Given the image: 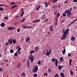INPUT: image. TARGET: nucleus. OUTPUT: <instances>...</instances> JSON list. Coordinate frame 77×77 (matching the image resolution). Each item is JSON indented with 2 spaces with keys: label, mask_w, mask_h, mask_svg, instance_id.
<instances>
[{
  "label": "nucleus",
  "mask_w": 77,
  "mask_h": 77,
  "mask_svg": "<svg viewBox=\"0 0 77 77\" xmlns=\"http://www.w3.org/2000/svg\"><path fill=\"white\" fill-rule=\"evenodd\" d=\"M12 41H13V38H11L8 40V42L10 44V45L12 44Z\"/></svg>",
  "instance_id": "423d86ee"
},
{
  "label": "nucleus",
  "mask_w": 77,
  "mask_h": 77,
  "mask_svg": "<svg viewBox=\"0 0 77 77\" xmlns=\"http://www.w3.org/2000/svg\"><path fill=\"white\" fill-rule=\"evenodd\" d=\"M69 28H67L66 30H65V31L63 34V36L62 37L61 39L64 40V39L66 38V35L69 33Z\"/></svg>",
  "instance_id": "f257e3e1"
},
{
  "label": "nucleus",
  "mask_w": 77,
  "mask_h": 77,
  "mask_svg": "<svg viewBox=\"0 0 77 77\" xmlns=\"http://www.w3.org/2000/svg\"><path fill=\"white\" fill-rule=\"evenodd\" d=\"M57 23H55V26H57Z\"/></svg>",
  "instance_id": "bf43d9fd"
},
{
  "label": "nucleus",
  "mask_w": 77,
  "mask_h": 77,
  "mask_svg": "<svg viewBox=\"0 0 77 77\" xmlns=\"http://www.w3.org/2000/svg\"><path fill=\"white\" fill-rule=\"evenodd\" d=\"M33 76L34 77H36L38 76V75L36 73H35L33 75Z\"/></svg>",
  "instance_id": "cd10ccee"
},
{
  "label": "nucleus",
  "mask_w": 77,
  "mask_h": 77,
  "mask_svg": "<svg viewBox=\"0 0 77 77\" xmlns=\"http://www.w3.org/2000/svg\"><path fill=\"white\" fill-rule=\"evenodd\" d=\"M45 7L47 8V7L48 6H47L48 5V3L47 2H45Z\"/></svg>",
  "instance_id": "a878e982"
},
{
  "label": "nucleus",
  "mask_w": 77,
  "mask_h": 77,
  "mask_svg": "<svg viewBox=\"0 0 77 77\" xmlns=\"http://www.w3.org/2000/svg\"><path fill=\"white\" fill-rule=\"evenodd\" d=\"M64 22H65V20H63L61 21V24H62V23H64Z\"/></svg>",
  "instance_id": "de8ad7c7"
},
{
  "label": "nucleus",
  "mask_w": 77,
  "mask_h": 77,
  "mask_svg": "<svg viewBox=\"0 0 77 77\" xmlns=\"http://www.w3.org/2000/svg\"><path fill=\"white\" fill-rule=\"evenodd\" d=\"M55 12H54V15H56V14L57 13V11H55Z\"/></svg>",
  "instance_id": "a19ab883"
},
{
  "label": "nucleus",
  "mask_w": 77,
  "mask_h": 77,
  "mask_svg": "<svg viewBox=\"0 0 77 77\" xmlns=\"http://www.w3.org/2000/svg\"><path fill=\"white\" fill-rule=\"evenodd\" d=\"M52 30H53V26H50V31H52Z\"/></svg>",
  "instance_id": "b1692460"
},
{
  "label": "nucleus",
  "mask_w": 77,
  "mask_h": 77,
  "mask_svg": "<svg viewBox=\"0 0 77 77\" xmlns=\"http://www.w3.org/2000/svg\"><path fill=\"white\" fill-rule=\"evenodd\" d=\"M66 14H67V16L68 17H70V16H71V15L72 14V13L68 12V11H66Z\"/></svg>",
  "instance_id": "6e6552de"
},
{
  "label": "nucleus",
  "mask_w": 77,
  "mask_h": 77,
  "mask_svg": "<svg viewBox=\"0 0 77 77\" xmlns=\"http://www.w3.org/2000/svg\"><path fill=\"white\" fill-rule=\"evenodd\" d=\"M7 30H12V27H8L7 28Z\"/></svg>",
  "instance_id": "f3484780"
},
{
  "label": "nucleus",
  "mask_w": 77,
  "mask_h": 77,
  "mask_svg": "<svg viewBox=\"0 0 77 77\" xmlns=\"http://www.w3.org/2000/svg\"><path fill=\"white\" fill-rule=\"evenodd\" d=\"M0 11H4V9L3 8L0 7Z\"/></svg>",
  "instance_id": "473e14b6"
},
{
  "label": "nucleus",
  "mask_w": 77,
  "mask_h": 77,
  "mask_svg": "<svg viewBox=\"0 0 77 77\" xmlns=\"http://www.w3.org/2000/svg\"><path fill=\"white\" fill-rule=\"evenodd\" d=\"M55 61V65L56 66H57L58 65H57V63H58V61H57V59H55V58H53L51 59V61L52 62H54Z\"/></svg>",
  "instance_id": "7ed1b4c3"
},
{
  "label": "nucleus",
  "mask_w": 77,
  "mask_h": 77,
  "mask_svg": "<svg viewBox=\"0 0 77 77\" xmlns=\"http://www.w3.org/2000/svg\"><path fill=\"white\" fill-rule=\"evenodd\" d=\"M10 5H15V3L14 2H12L10 3Z\"/></svg>",
  "instance_id": "c9c22d12"
},
{
  "label": "nucleus",
  "mask_w": 77,
  "mask_h": 77,
  "mask_svg": "<svg viewBox=\"0 0 77 77\" xmlns=\"http://www.w3.org/2000/svg\"><path fill=\"white\" fill-rule=\"evenodd\" d=\"M21 47H20L19 49L17 50V53H18V52H19V51H20L21 50Z\"/></svg>",
  "instance_id": "c756f323"
},
{
  "label": "nucleus",
  "mask_w": 77,
  "mask_h": 77,
  "mask_svg": "<svg viewBox=\"0 0 77 77\" xmlns=\"http://www.w3.org/2000/svg\"><path fill=\"white\" fill-rule=\"evenodd\" d=\"M41 18L42 20L44 18V17H43V16H42Z\"/></svg>",
  "instance_id": "69168bd1"
},
{
  "label": "nucleus",
  "mask_w": 77,
  "mask_h": 77,
  "mask_svg": "<svg viewBox=\"0 0 77 77\" xmlns=\"http://www.w3.org/2000/svg\"><path fill=\"white\" fill-rule=\"evenodd\" d=\"M72 60L71 59H70L69 60V62L70 63H71V62H72Z\"/></svg>",
  "instance_id": "6e6d98bb"
},
{
  "label": "nucleus",
  "mask_w": 77,
  "mask_h": 77,
  "mask_svg": "<svg viewBox=\"0 0 77 77\" xmlns=\"http://www.w3.org/2000/svg\"><path fill=\"white\" fill-rule=\"evenodd\" d=\"M24 14V11H23V13H22V14L20 15L21 17H22L23 16V15Z\"/></svg>",
  "instance_id": "58836bf2"
},
{
  "label": "nucleus",
  "mask_w": 77,
  "mask_h": 77,
  "mask_svg": "<svg viewBox=\"0 0 77 77\" xmlns=\"http://www.w3.org/2000/svg\"><path fill=\"white\" fill-rule=\"evenodd\" d=\"M54 77H59V75L57 74L55 75Z\"/></svg>",
  "instance_id": "e433bc0d"
},
{
  "label": "nucleus",
  "mask_w": 77,
  "mask_h": 77,
  "mask_svg": "<svg viewBox=\"0 0 77 77\" xmlns=\"http://www.w3.org/2000/svg\"><path fill=\"white\" fill-rule=\"evenodd\" d=\"M10 53H14V50L12 49L11 50Z\"/></svg>",
  "instance_id": "2f4dec72"
},
{
  "label": "nucleus",
  "mask_w": 77,
  "mask_h": 77,
  "mask_svg": "<svg viewBox=\"0 0 77 77\" xmlns=\"http://www.w3.org/2000/svg\"><path fill=\"white\" fill-rule=\"evenodd\" d=\"M25 20V18H24V19H22V21H20V23H22V22H24V20Z\"/></svg>",
  "instance_id": "ea45409f"
},
{
  "label": "nucleus",
  "mask_w": 77,
  "mask_h": 77,
  "mask_svg": "<svg viewBox=\"0 0 77 77\" xmlns=\"http://www.w3.org/2000/svg\"><path fill=\"white\" fill-rule=\"evenodd\" d=\"M0 26L1 27H5V23H2L1 24Z\"/></svg>",
  "instance_id": "f8f14e48"
},
{
  "label": "nucleus",
  "mask_w": 77,
  "mask_h": 77,
  "mask_svg": "<svg viewBox=\"0 0 77 77\" xmlns=\"http://www.w3.org/2000/svg\"><path fill=\"white\" fill-rule=\"evenodd\" d=\"M15 27H12V29H13L14 30H15Z\"/></svg>",
  "instance_id": "680f3d73"
},
{
  "label": "nucleus",
  "mask_w": 77,
  "mask_h": 77,
  "mask_svg": "<svg viewBox=\"0 0 77 77\" xmlns=\"http://www.w3.org/2000/svg\"><path fill=\"white\" fill-rule=\"evenodd\" d=\"M35 49H36L37 50H39V47L38 46L35 47Z\"/></svg>",
  "instance_id": "8fccbe9b"
},
{
  "label": "nucleus",
  "mask_w": 77,
  "mask_h": 77,
  "mask_svg": "<svg viewBox=\"0 0 77 77\" xmlns=\"http://www.w3.org/2000/svg\"><path fill=\"white\" fill-rule=\"evenodd\" d=\"M60 62H62L63 61V59L62 57H60Z\"/></svg>",
  "instance_id": "2eb2a0df"
},
{
  "label": "nucleus",
  "mask_w": 77,
  "mask_h": 77,
  "mask_svg": "<svg viewBox=\"0 0 77 77\" xmlns=\"http://www.w3.org/2000/svg\"><path fill=\"white\" fill-rule=\"evenodd\" d=\"M65 52H66V50L65 49V48L63 50V51H62V53L63 54V55L65 54Z\"/></svg>",
  "instance_id": "ddd939ff"
},
{
  "label": "nucleus",
  "mask_w": 77,
  "mask_h": 77,
  "mask_svg": "<svg viewBox=\"0 0 77 77\" xmlns=\"http://www.w3.org/2000/svg\"><path fill=\"white\" fill-rule=\"evenodd\" d=\"M38 71V66L36 65L33 68L32 72L35 73V72H37Z\"/></svg>",
  "instance_id": "f03ea898"
},
{
  "label": "nucleus",
  "mask_w": 77,
  "mask_h": 77,
  "mask_svg": "<svg viewBox=\"0 0 77 77\" xmlns=\"http://www.w3.org/2000/svg\"><path fill=\"white\" fill-rule=\"evenodd\" d=\"M2 6H5V5H4V4H2V5H0V6H1V7H2Z\"/></svg>",
  "instance_id": "13d9d810"
},
{
  "label": "nucleus",
  "mask_w": 77,
  "mask_h": 77,
  "mask_svg": "<svg viewBox=\"0 0 77 77\" xmlns=\"http://www.w3.org/2000/svg\"><path fill=\"white\" fill-rule=\"evenodd\" d=\"M56 8V6L54 5L53 6V8H54L55 9Z\"/></svg>",
  "instance_id": "e2e57ef3"
},
{
  "label": "nucleus",
  "mask_w": 77,
  "mask_h": 77,
  "mask_svg": "<svg viewBox=\"0 0 77 77\" xmlns=\"http://www.w3.org/2000/svg\"><path fill=\"white\" fill-rule=\"evenodd\" d=\"M68 2V0H66V1H65V2H64L65 4H66V3H67V2Z\"/></svg>",
  "instance_id": "5fc2aeb1"
},
{
  "label": "nucleus",
  "mask_w": 77,
  "mask_h": 77,
  "mask_svg": "<svg viewBox=\"0 0 77 77\" xmlns=\"http://www.w3.org/2000/svg\"><path fill=\"white\" fill-rule=\"evenodd\" d=\"M60 75H61V77H65V75L63 73H61Z\"/></svg>",
  "instance_id": "4468645a"
},
{
  "label": "nucleus",
  "mask_w": 77,
  "mask_h": 77,
  "mask_svg": "<svg viewBox=\"0 0 77 77\" xmlns=\"http://www.w3.org/2000/svg\"><path fill=\"white\" fill-rule=\"evenodd\" d=\"M17 55H18V53H17V52L14 54V56H17Z\"/></svg>",
  "instance_id": "4c0bfd02"
},
{
  "label": "nucleus",
  "mask_w": 77,
  "mask_h": 77,
  "mask_svg": "<svg viewBox=\"0 0 77 77\" xmlns=\"http://www.w3.org/2000/svg\"><path fill=\"white\" fill-rule=\"evenodd\" d=\"M76 9V7L75 6L73 7V9Z\"/></svg>",
  "instance_id": "774afa93"
},
{
  "label": "nucleus",
  "mask_w": 77,
  "mask_h": 77,
  "mask_svg": "<svg viewBox=\"0 0 77 77\" xmlns=\"http://www.w3.org/2000/svg\"><path fill=\"white\" fill-rule=\"evenodd\" d=\"M57 2V0H54L52 2V3H54Z\"/></svg>",
  "instance_id": "7c9ffc66"
},
{
  "label": "nucleus",
  "mask_w": 77,
  "mask_h": 77,
  "mask_svg": "<svg viewBox=\"0 0 77 77\" xmlns=\"http://www.w3.org/2000/svg\"><path fill=\"white\" fill-rule=\"evenodd\" d=\"M41 6H38L36 8V11H38L39 9V8H40V7Z\"/></svg>",
  "instance_id": "4be33fe9"
},
{
  "label": "nucleus",
  "mask_w": 77,
  "mask_h": 77,
  "mask_svg": "<svg viewBox=\"0 0 77 77\" xmlns=\"http://www.w3.org/2000/svg\"><path fill=\"white\" fill-rule=\"evenodd\" d=\"M60 14H59V13H58L57 14V17H60Z\"/></svg>",
  "instance_id": "c03bdc74"
},
{
  "label": "nucleus",
  "mask_w": 77,
  "mask_h": 77,
  "mask_svg": "<svg viewBox=\"0 0 77 77\" xmlns=\"http://www.w3.org/2000/svg\"><path fill=\"white\" fill-rule=\"evenodd\" d=\"M66 12H71L72 10H66Z\"/></svg>",
  "instance_id": "f704fd0d"
},
{
  "label": "nucleus",
  "mask_w": 77,
  "mask_h": 77,
  "mask_svg": "<svg viewBox=\"0 0 77 77\" xmlns=\"http://www.w3.org/2000/svg\"><path fill=\"white\" fill-rule=\"evenodd\" d=\"M20 30H21V29H18L17 30V32H19L20 31Z\"/></svg>",
  "instance_id": "864d4df0"
},
{
  "label": "nucleus",
  "mask_w": 77,
  "mask_h": 77,
  "mask_svg": "<svg viewBox=\"0 0 77 77\" xmlns=\"http://www.w3.org/2000/svg\"><path fill=\"white\" fill-rule=\"evenodd\" d=\"M22 27L24 29H27V26L25 25H23L22 26Z\"/></svg>",
  "instance_id": "a211bd4d"
},
{
  "label": "nucleus",
  "mask_w": 77,
  "mask_h": 77,
  "mask_svg": "<svg viewBox=\"0 0 77 77\" xmlns=\"http://www.w3.org/2000/svg\"><path fill=\"white\" fill-rule=\"evenodd\" d=\"M35 51H30L29 52V53L30 54H32V53H35Z\"/></svg>",
  "instance_id": "393cba45"
},
{
  "label": "nucleus",
  "mask_w": 77,
  "mask_h": 77,
  "mask_svg": "<svg viewBox=\"0 0 77 77\" xmlns=\"http://www.w3.org/2000/svg\"><path fill=\"white\" fill-rule=\"evenodd\" d=\"M20 47V45H18V46L16 48L17 49H18V48H19Z\"/></svg>",
  "instance_id": "3c124183"
},
{
  "label": "nucleus",
  "mask_w": 77,
  "mask_h": 77,
  "mask_svg": "<svg viewBox=\"0 0 77 77\" xmlns=\"http://www.w3.org/2000/svg\"><path fill=\"white\" fill-rule=\"evenodd\" d=\"M29 59L31 60V62H32L33 61V60H34V57H33V56L32 55L30 54L29 57Z\"/></svg>",
  "instance_id": "39448f33"
},
{
  "label": "nucleus",
  "mask_w": 77,
  "mask_h": 77,
  "mask_svg": "<svg viewBox=\"0 0 77 77\" xmlns=\"http://www.w3.org/2000/svg\"><path fill=\"white\" fill-rule=\"evenodd\" d=\"M5 20H7L8 19V17L6 16L5 17H4Z\"/></svg>",
  "instance_id": "49530a36"
},
{
  "label": "nucleus",
  "mask_w": 77,
  "mask_h": 77,
  "mask_svg": "<svg viewBox=\"0 0 77 77\" xmlns=\"http://www.w3.org/2000/svg\"><path fill=\"white\" fill-rule=\"evenodd\" d=\"M13 43V44H15L17 43V40L15 39L14 38L12 41Z\"/></svg>",
  "instance_id": "9d476101"
},
{
  "label": "nucleus",
  "mask_w": 77,
  "mask_h": 77,
  "mask_svg": "<svg viewBox=\"0 0 77 77\" xmlns=\"http://www.w3.org/2000/svg\"><path fill=\"white\" fill-rule=\"evenodd\" d=\"M51 53V49H50L49 50H47L46 53V56H50V54Z\"/></svg>",
  "instance_id": "20e7f679"
},
{
  "label": "nucleus",
  "mask_w": 77,
  "mask_h": 77,
  "mask_svg": "<svg viewBox=\"0 0 77 77\" xmlns=\"http://www.w3.org/2000/svg\"><path fill=\"white\" fill-rule=\"evenodd\" d=\"M48 20V19H47L45 21V23H46V22H47V21Z\"/></svg>",
  "instance_id": "0e129e2a"
},
{
  "label": "nucleus",
  "mask_w": 77,
  "mask_h": 77,
  "mask_svg": "<svg viewBox=\"0 0 77 77\" xmlns=\"http://www.w3.org/2000/svg\"><path fill=\"white\" fill-rule=\"evenodd\" d=\"M47 75H48V73H45L44 74V75L47 76Z\"/></svg>",
  "instance_id": "37998d69"
},
{
  "label": "nucleus",
  "mask_w": 77,
  "mask_h": 77,
  "mask_svg": "<svg viewBox=\"0 0 77 77\" xmlns=\"http://www.w3.org/2000/svg\"><path fill=\"white\" fill-rule=\"evenodd\" d=\"M38 65H41V61L40 60H39L37 62Z\"/></svg>",
  "instance_id": "412c9836"
},
{
  "label": "nucleus",
  "mask_w": 77,
  "mask_h": 77,
  "mask_svg": "<svg viewBox=\"0 0 77 77\" xmlns=\"http://www.w3.org/2000/svg\"><path fill=\"white\" fill-rule=\"evenodd\" d=\"M27 66H28V68H29V63H27Z\"/></svg>",
  "instance_id": "052dcab7"
},
{
  "label": "nucleus",
  "mask_w": 77,
  "mask_h": 77,
  "mask_svg": "<svg viewBox=\"0 0 77 77\" xmlns=\"http://www.w3.org/2000/svg\"><path fill=\"white\" fill-rule=\"evenodd\" d=\"M65 29L64 28H63V29L62 30V31H63V32H65Z\"/></svg>",
  "instance_id": "4d7b16f0"
},
{
  "label": "nucleus",
  "mask_w": 77,
  "mask_h": 77,
  "mask_svg": "<svg viewBox=\"0 0 77 77\" xmlns=\"http://www.w3.org/2000/svg\"><path fill=\"white\" fill-rule=\"evenodd\" d=\"M72 2H77V0H73L72 1Z\"/></svg>",
  "instance_id": "603ef678"
},
{
  "label": "nucleus",
  "mask_w": 77,
  "mask_h": 77,
  "mask_svg": "<svg viewBox=\"0 0 77 77\" xmlns=\"http://www.w3.org/2000/svg\"><path fill=\"white\" fill-rule=\"evenodd\" d=\"M75 37H73V36H72V38H71V40L72 41H73L74 40H75Z\"/></svg>",
  "instance_id": "dca6fc26"
},
{
  "label": "nucleus",
  "mask_w": 77,
  "mask_h": 77,
  "mask_svg": "<svg viewBox=\"0 0 77 77\" xmlns=\"http://www.w3.org/2000/svg\"><path fill=\"white\" fill-rule=\"evenodd\" d=\"M57 22H58V20H56L55 21V23H57Z\"/></svg>",
  "instance_id": "338daca9"
},
{
  "label": "nucleus",
  "mask_w": 77,
  "mask_h": 77,
  "mask_svg": "<svg viewBox=\"0 0 77 77\" xmlns=\"http://www.w3.org/2000/svg\"><path fill=\"white\" fill-rule=\"evenodd\" d=\"M58 69L59 70H62V67L60 65H59L58 66Z\"/></svg>",
  "instance_id": "aec40b11"
},
{
  "label": "nucleus",
  "mask_w": 77,
  "mask_h": 77,
  "mask_svg": "<svg viewBox=\"0 0 77 77\" xmlns=\"http://www.w3.org/2000/svg\"><path fill=\"white\" fill-rule=\"evenodd\" d=\"M71 56V54L69 53L68 54V56Z\"/></svg>",
  "instance_id": "09e8293b"
},
{
  "label": "nucleus",
  "mask_w": 77,
  "mask_h": 77,
  "mask_svg": "<svg viewBox=\"0 0 77 77\" xmlns=\"http://www.w3.org/2000/svg\"><path fill=\"white\" fill-rule=\"evenodd\" d=\"M8 45H10V44H9V43L8 42L6 43V44H5V46H7Z\"/></svg>",
  "instance_id": "bb28decb"
},
{
  "label": "nucleus",
  "mask_w": 77,
  "mask_h": 77,
  "mask_svg": "<svg viewBox=\"0 0 77 77\" xmlns=\"http://www.w3.org/2000/svg\"><path fill=\"white\" fill-rule=\"evenodd\" d=\"M17 7V5H14L13 6H12L11 7V9H12L13 8H16Z\"/></svg>",
  "instance_id": "c85d7f7f"
},
{
  "label": "nucleus",
  "mask_w": 77,
  "mask_h": 77,
  "mask_svg": "<svg viewBox=\"0 0 77 77\" xmlns=\"http://www.w3.org/2000/svg\"><path fill=\"white\" fill-rule=\"evenodd\" d=\"M27 28H28V29H31V28H32V27L28 26H27Z\"/></svg>",
  "instance_id": "a18cd8bd"
},
{
  "label": "nucleus",
  "mask_w": 77,
  "mask_h": 77,
  "mask_svg": "<svg viewBox=\"0 0 77 77\" xmlns=\"http://www.w3.org/2000/svg\"><path fill=\"white\" fill-rule=\"evenodd\" d=\"M30 41V37H27L26 40V42H29Z\"/></svg>",
  "instance_id": "9b49d317"
},
{
  "label": "nucleus",
  "mask_w": 77,
  "mask_h": 77,
  "mask_svg": "<svg viewBox=\"0 0 77 77\" xmlns=\"http://www.w3.org/2000/svg\"><path fill=\"white\" fill-rule=\"evenodd\" d=\"M23 75V77H25L26 75V74L24 72H23L21 74V76H22Z\"/></svg>",
  "instance_id": "6ab92c4d"
},
{
  "label": "nucleus",
  "mask_w": 77,
  "mask_h": 77,
  "mask_svg": "<svg viewBox=\"0 0 77 77\" xmlns=\"http://www.w3.org/2000/svg\"><path fill=\"white\" fill-rule=\"evenodd\" d=\"M41 21V20L40 19H38L37 20H35L32 22V23H39Z\"/></svg>",
  "instance_id": "0eeeda50"
},
{
  "label": "nucleus",
  "mask_w": 77,
  "mask_h": 77,
  "mask_svg": "<svg viewBox=\"0 0 77 77\" xmlns=\"http://www.w3.org/2000/svg\"><path fill=\"white\" fill-rule=\"evenodd\" d=\"M0 65H2V66H3V65H4V62H0Z\"/></svg>",
  "instance_id": "72a5a7b5"
},
{
  "label": "nucleus",
  "mask_w": 77,
  "mask_h": 77,
  "mask_svg": "<svg viewBox=\"0 0 77 77\" xmlns=\"http://www.w3.org/2000/svg\"><path fill=\"white\" fill-rule=\"evenodd\" d=\"M70 72L71 75H74V73H73V72L72 71V70H70Z\"/></svg>",
  "instance_id": "5701e85b"
},
{
  "label": "nucleus",
  "mask_w": 77,
  "mask_h": 77,
  "mask_svg": "<svg viewBox=\"0 0 77 77\" xmlns=\"http://www.w3.org/2000/svg\"><path fill=\"white\" fill-rule=\"evenodd\" d=\"M48 72H51V69H50V68H49L48 69Z\"/></svg>",
  "instance_id": "79ce46f5"
},
{
  "label": "nucleus",
  "mask_w": 77,
  "mask_h": 77,
  "mask_svg": "<svg viewBox=\"0 0 77 77\" xmlns=\"http://www.w3.org/2000/svg\"><path fill=\"white\" fill-rule=\"evenodd\" d=\"M66 10L65 11V12L63 13L62 14V15L64 17H66Z\"/></svg>",
  "instance_id": "1a4fd4ad"
}]
</instances>
